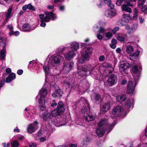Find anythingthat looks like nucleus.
<instances>
[{
	"instance_id": "nucleus-8",
	"label": "nucleus",
	"mask_w": 147,
	"mask_h": 147,
	"mask_svg": "<svg viewBox=\"0 0 147 147\" xmlns=\"http://www.w3.org/2000/svg\"><path fill=\"white\" fill-rule=\"evenodd\" d=\"M63 59V57L60 55L58 54L53 58L51 60V65L53 67L58 66Z\"/></svg>"
},
{
	"instance_id": "nucleus-41",
	"label": "nucleus",
	"mask_w": 147,
	"mask_h": 147,
	"mask_svg": "<svg viewBox=\"0 0 147 147\" xmlns=\"http://www.w3.org/2000/svg\"><path fill=\"white\" fill-rule=\"evenodd\" d=\"M96 25L98 26V28L99 27H102L105 26L106 25V23L105 22H102L101 20H100Z\"/></svg>"
},
{
	"instance_id": "nucleus-32",
	"label": "nucleus",
	"mask_w": 147,
	"mask_h": 147,
	"mask_svg": "<svg viewBox=\"0 0 147 147\" xmlns=\"http://www.w3.org/2000/svg\"><path fill=\"white\" fill-rule=\"evenodd\" d=\"M134 51V48L133 46L130 45H128L126 46V51L129 54L132 53Z\"/></svg>"
},
{
	"instance_id": "nucleus-31",
	"label": "nucleus",
	"mask_w": 147,
	"mask_h": 147,
	"mask_svg": "<svg viewBox=\"0 0 147 147\" xmlns=\"http://www.w3.org/2000/svg\"><path fill=\"white\" fill-rule=\"evenodd\" d=\"M22 29L25 31H28L33 29H32L30 25L28 23L24 24L22 26Z\"/></svg>"
},
{
	"instance_id": "nucleus-45",
	"label": "nucleus",
	"mask_w": 147,
	"mask_h": 147,
	"mask_svg": "<svg viewBox=\"0 0 147 147\" xmlns=\"http://www.w3.org/2000/svg\"><path fill=\"white\" fill-rule=\"evenodd\" d=\"M107 4L108 7H110L111 9H113L114 8V5L112 3L111 1L109 0L108 1Z\"/></svg>"
},
{
	"instance_id": "nucleus-42",
	"label": "nucleus",
	"mask_w": 147,
	"mask_h": 147,
	"mask_svg": "<svg viewBox=\"0 0 147 147\" xmlns=\"http://www.w3.org/2000/svg\"><path fill=\"white\" fill-rule=\"evenodd\" d=\"M43 69L45 74H48L50 72L49 67L47 66H44Z\"/></svg>"
},
{
	"instance_id": "nucleus-15",
	"label": "nucleus",
	"mask_w": 147,
	"mask_h": 147,
	"mask_svg": "<svg viewBox=\"0 0 147 147\" xmlns=\"http://www.w3.org/2000/svg\"><path fill=\"white\" fill-rule=\"evenodd\" d=\"M136 84V83L135 82H132L131 81H129L127 84V92L128 94L132 93L134 90Z\"/></svg>"
},
{
	"instance_id": "nucleus-17",
	"label": "nucleus",
	"mask_w": 147,
	"mask_h": 147,
	"mask_svg": "<svg viewBox=\"0 0 147 147\" xmlns=\"http://www.w3.org/2000/svg\"><path fill=\"white\" fill-rule=\"evenodd\" d=\"M131 73L135 79L136 80L138 79L139 74L138 73V67L137 65L134 66L132 70Z\"/></svg>"
},
{
	"instance_id": "nucleus-5",
	"label": "nucleus",
	"mask_w": 147,
	"mask_h": 147,
	"mask_svg": "<svg viewBox=\"0 0 147 147\" xmlns=\"http://www.w3.org/2000/svg\"><path fill=\"white\" fill-rule=\"evenodd\" d=\"M93 70L90 65L84 66L81 69H78L77 73L80 76H87L90 74Z\"/></svg>"
},
{
	"instance_id": "nucleus-40",
	"label": "nucleus",
	"mask_w": 147,
	"mask_h": 147,
	"mask_svg": "<svg viewBox=\"0 0 147 147\" xmlns=\"http://www.w3.org/2000/svg\"><path fill=\"white\" fill-rule=\"evenodd\" d=\"M70 48L68 47H60L58 49V52H63V51H65V50H68Z\"/></svg>"
},
{
	"instance_id": "nucleus-28",
	"label": "nucleus",
	"mask_w": 147,
	"mask_h": 147,
	"mask_svg": "<svg viewBox=\"0 0 147 147\" xmlns=\"http://www.w3.org/2000/svg\"><path fill=\"white\" fill-rule=\"evenodd\" d=\"M133 102V99L131 98L128 99L125 104L126 108L127 109H129L132 105Z\"/></svg>"
},
{
	"instance_id": "nucleus-37",
	"label": "nucleus",
	"mask_w": 147,
	"mask_h": 147,
	"mask_svg": "<svg viewBox=\"0 0 147 147\" xmlns=\"http://www.w3.org/2000/svg\"><path fill=\"white\" fill-rule=\"evenodd\" d=\"M7 28L9 29L10 31V32L9 33V35H11L12 34H13V28L12 25H7Z\"/></svg>"
},
{
	"instance_id": "nucleus-62",
	"label": "nucleus",
	"mask_w": 147,
	"mask_h": 147,
	"mask_svg": "<svg viewBox=\"0 0 147 147\" xmlns=\"http://www.w3.org/2000/svg\"><path fill=\"white\" fill-rule=\"evenodd\" d=\"M116 51L117 53H119L121 52V50L120 48H118L116 49Z\"/></svg>"
},
{
	"instance_id": "nucleus-53",
	"label": "nucleus",
	"mask_w": 147,
	"mask_h": 147,
	"mask_svg": "<svg viewBox=\"0 0 147 147\" xmlns=\"http://www.w3.org/2000/svg\"><path fill=\"white\" fill-rule=\"evenodd\" d=\"M96 36L97 38L98 39L101 40L102 39L103 37L102 36L101 34H100L99 33H98V34H97Z\"/></svg>"
},
{
	"instance_id": "nucleus-2",
	"label": "nucleus",
	"mask_w": 147,
	"mask_h": 147,
	"mask_svg": "<svg viewBox=\"0 0 147 147\" xmlns=\"http://www.w3.org/2000/svg\"><path fill=\"white\" fill-rule=\"evenodd\" d=\"M85 105V107H84L81 110L84 119L88 122L93 120L95 117L94 116L90 114V109L88 103H86Z\"/></svg>"
},
{
	"instance_id": "nucleus-39",
	"label": "nucleus",
	"mask_w": 147,
	"mask_h": 147,
	"mask_svg": "<svg viewBox=\"0 0 147 147\" xmlns=\"http://www.w3.org/2000/svg\"><path fill=\"white\" fill-rule=\"evenodd\" d=\"M146 0H139L138 2V7L141 8L144 3Z\"/></svg>"
},
{
	"instance_id": "nucleus-26",
	"label": "nucleus",
	"mask_w": 147,
	"mask_h": 147,
	"mask_svg": "<svg viewBox=\"0 0 147 147\" xmlns=\"http://www.w3.org/2000/svg\"><path fill=\"white\" fill-rule=\"evenodd\" d=\"M125 4H123L121 7V9L122 11H125L126 12L131 13L132 12L131 9L128 7Z\"/></svg>"
},
{
	"instance_id": "nucleus-61",
	"label": "nucleus",
	"mask_w": 147,
	"mask_h": 147,
	"mask_svg": "<svg viewBox=\"0 0 147 147\" xmlns=\"http://www.w3.org/2000/svg\"><path fill=\"white\" fill-rule=\"evenodd\" d=\"M11 71V69L9 68H7L6 69V72L7 74L10 73Z\"/></svg>"
},
{
	"instance_id": "nucleus-11",
	"label": "nucleus",
	"mask_w": 147,
	"mask_h": 147,
	"mask_svg": "<svg viewBox=\"0 0 147 147\" xmlns=\"http://www.w3.org/2000/svg\"><path fill=\"white\" fill-rule=\"evenodd\" d=\"M117 81V78L114 75L112 74L108 77L107 82L105 83L109 86H112L115 84Z\"/></svg>"
},
{
	"instance_id": "nucleus-23",
	"label": "nucleus",
	"mask_w": 147,
	"mask_h": 147,
	"mask_svg": "<svg viewBox=\"0 0 147 147\" xmlns=\"http://www.w3.org/2000/svg\"><path fill=\"white\" fill-rule=\"evenodd\" d=\"M116 36V38L118 40L121 42H124L127 35L126 34L123 35L121 34H117Z\"/></svg>"
},
{
	"instance_id": "nucleus-51",
	"label": "nucleus",
	"mask_w": 147,
	"mask_h": 147,
	"mask_svg": "<svg viewBox=\"0 0 147 147\" xmlns=\"http://www.w3.org/2000/svg\"><path fill=\"white\" fill-rule=\"evenodd\" d=\"M105 57L103 55H101L99 57V61H104Z\"/></svg>"
},
{
	"instance_id": "nucleus-48",
	"label": "nucleus",
	"mask_w": 147,
	"mask_h": 147,
	"mask_svg": "<svg viewBox=\"0 0 147 147\" xmlns=\"http://www.w3.org/2000/svg\"><path fill=\"white\" fill-rule=\"evenodd\" d=\"M119 30V27H115L112 29V31L113 34H115Z\"/></svg>"
},
{
	"instance_id": "nucleus-21",
	"label": "nucleus",
	"mask_w": 147,
	"mask_h": 147,
	"mask_svg": "<svg viewBox=\"0 0 147 147\" xmlns=\"http://www.w3.org/2000/svg\"><path fill=\"white\" fill-rule=\"evenodd\" d=\"M140 53L139 51H137L136 53H133L129 56V59L133 61L136 60Z\"/></svg>"
},
{
	"instance_id": "nucleus-1",
	"label": "nucleus",
	"mask_w": 147,
	"mask_h": 147,
	"mask_svg": "<svg viewBox=\"0 0 147 147\" xmlns=\"http://www.w3.org/2000/svg\"><path fill=\"white\" fill-rule=\"evenodd\" d=\"M115 123L110 124L106 119H102L98 123V127L96 131L97 135L99 137H102L106 129L110 130L113 127Z\"/></svg>"
},
{
	"instance_id": "nucleus-13",
	"label": "nucleus",
	"mask_w": 147,
	"mask_h": 147,
	"mask_svg": "<svg viewBox=\"0 0 147 147\" xmlns=\"http://www.w3.org/2000/svg\"><path fill=\"white\" fill-rule=\"evenodd\" d=\"M65 110V109L63 106V104L62 102L60 101L58 102L57 108L53 111H54V113H55L56 116L63 112Z\"/></svg>"
},
{
	"instance_id": "nucleus-55",
	"label": "nucleus",
	"mask_w": 147,
	"mask_h": 147,
	"mask_svg": "<svg viewBox=\"0 0 147 147\" xmlns=\"http://www.w3.org/2000/svg\"><path fill=\"white\" fill-rule=\"evenodd\" d=\"M100 95L99 94H96L95 96V99L96 100H98L100 98Z\"/></svg>"
},
{
	"instance_id": "nucleus-38",
	"label": "nucleus",
	"mask_w": 147,
	"mask_h": 147,
	"mask_svg": "<svg viewBox=\"0 0 147 147\" xmlns=\"http://www.w3.org/2000/svg\"><path fill=\"white\" fill-rule=\"evenodd\" d=\"M19 145V142L16 140L13 141L11 143V146L12 147H18Z\"/></svg>"
},
{
	"instance_id": "nucleus-46",
	"label": "nucleus",
	"mask_w": 147,
	"mask_h": 147,
	"mask_svg": "<svg viewBox=\"0 0 147 147\" xmlns=\"http://www.w3.org/2000/svg\"><path fill=\"white\" fill-rule=\"evenodd\" d=\"M105 31V30L102 27H100L99 28L98 30V32L99 34L103 33Z\"/></svg>"
},
{
	"instance_id": "nucleus-50",
	"label": "nucleus",
	"mask_w": 147,
	"mask_h": 147,
	"mask_svg": "<svg viewBox=\"0 0 147 147\" xmlns=\"http://www.w3.org/2000/svg\"><path fill=\"white\" fill-rule=\"evenodd\" d=\"M130 39L132 41V42L133 43L136 42L137 37L134 36H132L131 37Z\"/></svg>"
},
{
	"instance_id": "nucleus-22",
	"label": "nucleus",
	"mask_w": 147,
	"mask_h": 147,
	"mask_svg": "<svg viewBox=\"0 0 147 147\" xmlns=\"http://www.w3.org/2000/svg\"><path fill=\"white\" fill-rule=\"evenodd\" d=\"M110 108V106L109 103H104L102 105L100 110L102 112H105L109 110Z\"/></svg>"
},
{
	"instance_id": "nucleus-14",
	"label": "nucleus",
	"mask_w": 147,
	"mask_h": 147,
	"mask_svg": "<svg viewBox=\"0 0 147 147\" xmlns=\"http://www.w3.org/2000/svg\"><path fill=\"white\" fill-rule=\"evenodd\" d=\"M123 111V109L122 107L117 106L113 109L112 113L115 116L118 117L122 114Z\"/></svg>"
},
{
	"instance_id": "nucleus-58",
	"label": "nucleus",
	"mask_w": 147,
	"mask_h": 147,
	"mask_svg": "<svg viewBox=\"0 0 147 147\" xmlns=\"http://www.w3.org/2000/svg\"><path fill=\"white\" fill-rule=\"evenodd\" d=\"M23 72V71L22 69L19 70L17 71V73L19 75H21Z\"/></svg>"
},
{
	"instance_id": "nucleus-4",
	"label": "nucleus",
	"mask_w": 147,
	"mask_h": 147,
	"mask_svg": "<svg viewBox=\"0 0 147 147\" xmlns=\"http://www.w3.org/2000/svg\"><path fill=\"white\" fill-rule=\"evenodd\" d=\"M92 51V49L91 47L85 48L84 49V52L82 53V58L78 60V62L81 63H84L86 60H88L89 59V56Z\"/></svg>"
},
{
	"instance_id": "nucleus-64",
	"label": "nucleus",
	"mask_w": 147,
	"mask_h": 147,
	"mask_svg": "<svg viewBox=\"0 0 147 147\" xmlns=\"http://www.w3.org/2000/svg\"><path fill=\"white\" fill-rule=\"evenodd\" d=\"M102 1H100L99 2V4H97V6H98V7L100 8L101 7V6L102 5Z\"/></svg>"
},
{
	"instance_id": "nucleus-19",
	"label": "nucleus",
	"mask_w": 147,
	"mask_h": 147,
	"mask_svg": "<svg viewBox=\"0 0 147 147\" xmlns=\"http://www.w3.org/2000/svg\"><path fill=\"white\" fill-rule=\"evenodd\" d=\"M116 14V11L114 9L107 10L105 11V15L107 17L111 18L115 16Z\"/></svg>"
},
{
	"instance_id": "nucleus-29",
	"label": "nucleus",
	"mask_w": 147,
	"mask_h": 147,
	"mask_svg": "<svg viewBox=\"0 0 147 147\" xmlns=\"http://www.w3.org/2000/svg\"><path fill=\"white\" fill-rule=\"evenodd\" d=\"M27 9L31 10L32 11L34 10L35 8L34 6H33L31 4H29L28 5H25L22 7V9L24 11L26 10Z\"/></svg>"
},
{
	"instance_id": "nucleus-36",
	"label": "nucleus",
	"mask_w": 147,
	"mask_h": 147,
	"mask_svg": "<svg viewBox=\"0 0 147 147\" xmlns=\"http://www.w3.org/2000/svg\"><path fill=\"white\" fill-rule=\"evenodd\" d=\"M134 15L132 18H131V20H135L137 18V17L138 15V12L136 8H135L134 10Z\"/></svg>"
},
{
	"instance_id": "nucleus-59",
	"label": "nucleus",
	"mask_w": 147,
	"mask_h": 147,
	"mask_svg": "<svg viewBox=\"0 0 147 147\" xmlns=\"http://www.w3.org/2000/svg\"><path fill=\"white\" fill-rule=\"evenodd\" d=\"M40 142H44L46 141V139L45 137H41L39 139Z\"/></svg>"
},
{
	"instance_id": "nucleus-49",
	"label": "nucleus",
	"mask_w": 147,
	"mask_h": 147,
	"mask_svg": "<svg viewBox=\"0 0 147 147\" xmlns=\"http://www.w3.org/2000/svg\"><path fill=\"white\" fill-rule=\"evenodd\" d=\"M142 10L145 13H147V6L146 5L143 6L142 8Z\"/></svg>"
},
{
	"instance_id": "nucleus-43",
	"label": "nucleus",
	"mask_w": 147,
	"mask_h": 147,
	"mask_svg": "<svg viewBox=\"0 0 147 147\" xmlns=\"http://www.w3.org/2000/svg\"><path fill=\"white\" fill-rule=\"evenodd\" d=\"M105 36L108 39H110L113 36L112 33L110 32H107L105 34Z\"/></svg>"
},
{
	"instance_id": "nucleus-3",
	"label": "nucleus",
	"mask_w": 147,
	"mask_h": 147,
	"mask_svg": "<svg viewBox=\"0 0 147 147\" xmlns=\"http://www.w3.org/2000/svg\"><path fill=\"white\" fill-rule=\"evenodd\" d=\"M48 93L47 90L45 88H42L39 92L38 96L37 97L40 96V98L38 102L39 104L41 106V109L42 110H44L45 109V97Z\"/></svg>"
},
{
	"instance_id": "nucleus-20",
	"label": "nucleus",
	"mask_w": 147,
	"mask_h": 147,
	"mask_svg": "<svg viewBox=\"0 0 147 147\" xmlns=\"http://www.w3.org/2000/svg\"><path fill=\"white\" fill-rule=\"evenodd\" d=\"M76 54L73 51H69L65 55V59L70 60L72 59Z\"/></svg>"
},
{
	"instance_id": "nucleus-16",
	"label": "nucleus",
	"mask_w": 147,
	"mask_h": 147,
	"mask_svg": "<svg viewBox=\"0 0 147 147\" xmlns=\"http://www.w3.org/2000/svg\"><path fill=\"white\" fill-rule=\"evenodd\" d=\"M12 10V8L11 7H10L7 10V13H5L3 18L4 20V23L5 24L8 22L11 17L12 16L13 13Z\"/></svg>"
},
{
	"instance_id": "nucleus-30",
	"label": "nucleus",
	"mask_w": 147,
	"mask_h": 147,
	"mask_svg": "<svg viewBox=\"0 0 147 147\" xmlns=\"http://www.w3.org/2000/svg\"><path fill=\"white\" fill-rule=\"evenodd\" d=\"M126 95L125 94H123L121 96H117L116 99L118 102H123L126 100Z\"/></svg>"
},
{
	"instance_id": "nucleus-60",
	"label": "nucleus",
	"mask_w": 147,
	"mask_h": 147,
	"mask_svg": "<svg viewBox=\"0 0 147 147\" xmlns=\"http://www.w3.org/2000/svg\"><path fill=\"white\" fill-rule=\"evenodd\" d=\"M36 146L37 145L36 144L33 142H32L31 144L29 145V147H36Z\"/></svg>"
},
{
	"instance_id": "nucleus-63",
	"label": "nucleus",
	"mask_w": 147,
	"mask_h": 147,
	"mask_svg": "<svg viewBox=\"0 0 147 147\" xmlns=\"http://www.w3.org/2000/svg\"><path fill=\"white\" fill-rule=\"evenodd\" d=\"M122 3L121 2V1H120L117 0V1L116 3V4L117 6H119L121 5Z\"/></svg>"
},
{
	"instance_id": "nucleus-35",
	"label": "nucleus",
	"mask_w": 147,
	"mask_h": 147,
	"mask_svg": "<svg viewBox=\"0 0 147 147\" xmlns=\"http://www.w3.org/2000/svg\"><path fill=\"white\" fill-rule=\"evenodd\" d=\"M126 20V19L124 18H122L120 19L118 22V24L119 26H121L125 25V24L126 23L125 21Z\"/></svg>"
},
{
	"instance_id": "nucleus-12",
	"label": "nucleus",
	"mask_w": 147,
	"mask_h": 147,
	"mask_svg": "<svg viewBox=\"0 0 147 147\" xmlns=\"http://www.w3.org/2000/svg\"><path fill=\"white\" fill-rule=\"evenodd\" d=\"M73 65V63L72 62L65 63L64 65L61 72L65 74L69 73L72 69Z\"/></svg>"
},
{
	"instance_id": "nucleus-52",
	"label": "nucleus",
	"mask_w": 147,
	"mask_h": 147,
	"mask_svg": "<svg viewBox=\"0 0 147 147\" xmlns=\"http://www.w3.org/2000/svg\"><path fill=\"white\" fill-rule=\"evenodd\" d=\"M98 25H95L93 28V30L95 32H97L98 30Z\"/></svg>"
},
{
	"instance_id": "nucleus-24",
	"label": "nucleus",
	"mask_w": 147,
	"mask_h": 147,
	"mask_svg": "<svg viewBox=\"0 0 147 147\" xmlns=\"http://www.w3.org/2000/svg\"><path fill=\"white\" fill-rule=\"evenodd\" d=\"M63 93L60 90H57L52 94V96L55 98H60L62 96Z\"/></svg>"
},
{
	"instance_id": "nucleus-6",
	"label": "nucleus",
	"mask_w": 147,
	"mask_h": 147,
	"mask_svg": "<svg viewBox=\"0 0 147 147\" xmlns=\"http://www.w3.org/2000/svg\"><path fill=\"white\" fill-rule=\"evenodd\" d=\"M45 13L46 16L45 17L43 14H40L39 15V17L41 19V21L48 22L50 20L51 17V19L52 20L55 19L57 18V16L55 14H54L52 12L47 11Z\"/></svg>"
},
{
	"instance_id": "nucleus-25",
	"label": "nucleus",
	"mask_w": 147,
	"mask_h": 147,
	"mask_svg": "<svg viewBox=\"0 0 147 147\" xmlns=\"http://www.w3.org/2000/svg\"><path fill=\"white\" fill-rule=\"evenodd\" d=\"M70 47L71 49L73 50L74 51H76L79 49V44L76 42H73L71 44Z\"/></svg>"
},
{
	"instance_id": "nucleus-47",
	"label": "nucleus",
	"mask_w": 147,
	"mask_h": 147,
	"mask_svg": "<svg viewBox=\"0 0 147 147\" xmlns=\"http://www.w3.org/2000/svg\"><path fill=\"white\" fill-rule=\"evenodd\" d=\"M41 135V133L40 132H38L36 134H35L34 137L35 138L36 140H37L39 138Z\"/></svg>"
},
{
	"instance_id": "nucleus-54",
	"label": "nucleus",
	"mask_w": 147,
	"mask_h": 147,
	"mask_svg": "<svg viewBox=\"0 0 147 147\" xmlns=\"http://www.w3.org/2000/svg\"><path fill=\"white\" fill-rule=\"evenodd\" d=\"M52 103L51 104V106L52 107H54V106H56L57 105V103L55 102V100H53L52 101Z\"/></svg>"
},
{
	"instance_id": "nucleus-7",
	"label": "nucleus",
	"mask_w": 147,
	"mask_h": 147,
	"mask_svg": "<svg viewBox=\"0 0 147 147\" xmlns=\"http://www.w3.org/2000/svg\"><path fill=\"white\" fill-rule=\"evenodd\" d=\"M38 121H36L33 123L28 124L27 127V131L30 134H32L36 131L38 128Z\"/></svg>"
},
{
	"instance_id": "nucleus-27",
	"label": "nucleus",
	"mask_w": 147,
	"mask_h": 147,
	"mask_svg": "<svg viewBox=\"0 0 147 147\" xmlns=\"http://www.w3.org/2000/svg\"><path fill=\"white\" fill-rule=\"evenodd\" d=\"M16 78L15 74L13 73L10 74L8 77L6 79V82L9 83L11 82L13 79H15Z\"/></svg>"
},
{
	"instance_id": "nucleus-56",
	"label": "nucleus",
	"mask_w": 147,
	"mask_h": 147,
	"mask_svg": "<svg viewBox=\"0 0 147 147\" xmlns=\"http://www.w3.org/2000/svg\"><path fill=\"white\" fill-rule=\"evenodd\" d=\"M0 44L1 45H3V46L4 47L6 45V42H5V40H3V41H1L0 42Z\"/></svg>"
},
{
	"instance_id": "nucleus-18",
	"label": "nucleus",
	"mask_w": 147,
	"mask_h": 147,
	"mask_svg": "<svg viewBox=\"0 0 147 147\" xmlns=\"http://www.w3.org/2000/svg\"><path fill=\"white\" fill-rule=\"evenodd\" d=\"M138 25L136 24H135L130 28L129 25H127L125 26V28L128 30L127 33L129 34L133 33L137 28Z\"/></svg>"
},
{
	"instance_id": "nucleus-33",
	"label": "nucleus",
	"mask_w": 147,
	"mask_h": 147,
	"mask_svg": "<svg viewBox=\"0 0 147 147\" xmlns=\"http://www.w3.org/2000/svg\"><path fill=\"white\" fill-rule=\"evenodd\" d=\"M117 44V41L115 39L113 38L111 40V44L110 46V47L113 49H115L116 48V45Z\"/></svg>"
},
{
	"instance_id": "nucleus-10",
	"label": "nucleus",
	"mask_w": 147,
	"mask_h": 147,
	"mask_svg": "<svg viewBox=\"0 0 147 147\" xmlns=\"http://www.w3.org/2000/svg\"><path fill=\"white\" fill-rule=\"evenodd\" d=\"M54 111H48L44 113L42 115V118L45 121H48L51 120L52 117H56V114Z\"/></svg>"
},
{
	"instance_id": "nucleus-9",
	"label": "nucleus",
	"mask_w": 147,
	"mask_h": 147,
	"mask_svg": "<svg viewBox=\"0 0 147 147\" xmlns=\"http://www.w3.org/2000/svg\"><path fill=\"white\" fill-rule=\"evenodd\" d=\"M119 70L121 72H124L126 70L129 68L130 66V64L127 61H121L119 63Z\"/></svg>"
},
{
	"instance_id": "nucleus-34",
	"label": "nucleus",
	"mask_w": 147,
	"mask_h": 147,
	"mask_svg": "<svg viewBox=\"0 0 147 147\" xmlns=\"http://www.w3.org/2000/svg\"><path fill=\"white\" fill-rule=\"evenodd\" d=\"M6 53L5 49L4 48L2 49L0 52V58L1 59L5 58Z\"/></svg>"
},
{
	"instance_id": "nucleus-44",
	"label": "nucleus",
	"mask_w": 147,
	"mask_h": 147,
	"mask_svg": "<svg viewBox=\"0 0 147 147\" xmlns=\"http://www.w3.org/2000/svg\"><path fill=\"white\" fill-rule=\"evenodd\" d=\"M131 1H125L124 4H125L127 6H130L131 7H133L134 6H135V5L133 4H131Z\"/></svg>"
},
{
	"instance_id": "nucleus-57",
	"label": "nucleus",
	"mask_w": 147,
	"mask_h": 147,
	"mask_svg": "<svg viewBox=\"0 0 147 147\" xmlns=\"http://www.w3.org/2000/svg\"><path fill=\"white\" fill-rule=\"evenodd\" d=\"M139 20L140 21V23H142L144 20V18H143L142 17H140L139 18Z\"/></svg>"
}]
</instances>
